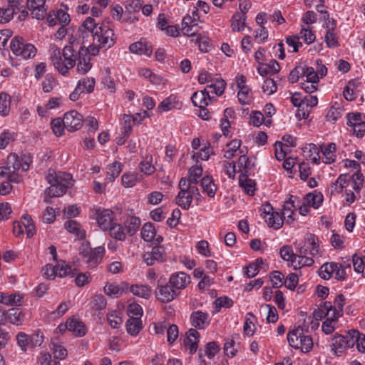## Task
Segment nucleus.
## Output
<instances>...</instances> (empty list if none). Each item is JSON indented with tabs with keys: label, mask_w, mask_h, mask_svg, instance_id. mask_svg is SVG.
<instances>
[{
	"label": "nucleus",
	"mask_w": 365,
	"mask_h": 365,
	"mask_svg": "<svg viewBox=\"0 0 365 365\" xmlns=\"http://www.w3.org/2000/svg\"><path fill=\"white\" fill-rule=\"evenodd\" d=\"M168 282L180 292L190 283V277L185 272H177L170 275Z\"/></svg>",
	"instance_id": "11"
},
{
	"label": "nucleus",
	"mask_w": 365,
	"mask_h": 365,
	"mask_svg": "<svg viewBox=\"0 0 365 365\" xmlns=\"http://www.w3.org/2000/svg\"><path fill=\"white\" fill-rule=\"evenodd\" d=\"M64 127L68 131L79 130L83 124V116L76 110H71L64 114Z\"/></svg>",
	"instance_id": "7"
},
{
	"label": "nucleus",
	"mask_w": 365,
	"mask_h": 365,
	"mask_svg": "<svg viewBox=\"0 0 365 365\" xmlns=\"http://www.w3.org/2000/svg\"><path fill=\"white\" fill-rule=\"evenodd\" d=\"M313 258L312 256L310 257L307 256L297 257L296 260L293 261L294 269L297 270L303 267H311L314 263Z\"/></svg>",
	"instance_id": "54"
},
{
	"label": "nucleus",
	"mask_w": 365,
	"mask_h": 365,
	"mask_svg": "<svg viewBox=\"0 0 365 365\" xmlns=\"http://www.w3.org/2000/svg\"><path fill=\"white\" fill-rule=\"evenodd\" d=\"M95 28V19L92 17H87L78 30V36L82 40V43H85L89 36H91L93 38Z\"/></svg>",
	"instance_id": "10"
},
{
	"label": "nucleus",
	"mask_w": 365,
	"mask_h": 365,
	"mask_svg": "<svg viewBox=\"0 0 365 365\" xmlns=\"http://www.w3.org/2000/svg\"><path fill=\"white\" fill-rule=\"evenodd\" d=\"M305 200L309 206L317 209L323 202V195L321 192H309L305 195Z\"/></svg>",
	"instance_id": "44"
},
{
	"label": "nucleus",
	"mask_w": 365,
	"mask_h": 365,
	"mask_svg": "<svg viewBox=\"0 0 365 365\" xmlns=\"http://www.w3.org/2000/svg\"><path fill=\"white\" fill-rule=\"evenodd\" d=\"M293 198H294L295 200L297 199V197L291 195L289 199L284 202L282 212H280L284 218L285 217H287L288 218V220H287L288 223H289V222H293L294 220V219L292 217V215L294 213L293 209L296 207V205H295V200H293Z\"/></svg>",
	"instance_id": "31"
},
{
	"label": "nucleus",
	"mask_w": 365,
	"mask_h": 365,
	"mask_svg": "<svg viewBox=\"0 0 365 365\" xmlns=\"http://www.w3.org/2000/svg\"><path fill=\"white\" fill-rule=\"evenodd\" d=\"M110 236L115 240L124 241L126 238V233L124 227L120 224L114 222L108 229Z\"/></svg>",
	"instance_id": "39"
},
{
	"label": "nucleus",
	"mask_w": 365,
	"mask_h": 365,
	"mask_svg": "<svg viewBox=\"0 0 365 365\" xmlns=\"http://www.w3.org/2000/svg\"><path fill=\"white\" fill-rule=\"evenodd\" d=\"M305 65H297L291 71L289 76V81L292 83H297L300 77L304 76Z\"/></svg>",
	"instance_id": "55"
},
{
	"label": "nucleus",
	"mask_w": 365,
	"mask_h": 365,
	"mask_svg": "<svg viewBox=\"0 0 365 365\" xmlns=\"http://www.w3.org/2000/svg\"><path fill=\"white\" fill-rule=\"evenodd\" d=\"M337 267L336 262H325L324 263L319 270V275L321 278L327 280L329 279L334 274V269Z\"/></svg>",
	"instance_id": "36"
},
{
	"label": "nucleus",
	"mask_w": 365,
	"mask_h": 365,
	"mask_svg": "<svg viewBox=\"0 0 365 365\" xmlns=\"http://www.w3.org/2000/svg\"><path fill=\"white\" fill-rule=\"evenodd\" d=\"M95 83L93 78H84L78 81L77 86L80 87L82 93H91L94 91Z\"/></svg>",
	"instance_id": "48"
},
{
	"label": "nucleus",
	"mask_w": 365,
	"mask_h": 365,
	"mask_svg": "<svg viewBox=\"0 0 365 365\" xmlns=\"http://www.w3.org/2000/svg\"><path fill=\"white\" fill-rule=\"evenodd\" d=\"M77 67L76 70L79 74H86L92 68L91 57L89 53H86L85 46H81L78 57L76 58Z\"/></svg>",
	"instance_id": "8"
},
{
	"label": "nucleus",
	"mask_w": 365,
	"mask_h": 365,
	"mask_svg": "<svg viewBox=\"0 0 365 365\" xmlns=\"http://www.w3.org/2000/svg\"><path fill=\"white\" fill-rule=\"evenodd\" d=\"M180 182H185V189L190 194L191 197L196 200L197 205H198V202L200 201L201 195L196 185L189 182L186 178H182Z\"/></svg>",
	"instance_id": "42"
},
{
	"label": "nucleus",
	"mask_w": 365,
	"mask_h": 365,
	"mask_svg": "<svg viewBox=\"0 0 365 365\" xmlns=\"http://www.w3.org/2000/svg\"><path fill=\"white\" fill-rule=\"evenodd\" d=\"M46 0H28L27 7L31 11L34 18L38 20L44 19L46 14L45 4Z\"/></svg>",
	"instance_id": "12"
},
{
	"label": "nucleus",
	"mask_w": 365,
	"mask_h": 365,
	"mask_svg": "<svg viewBox=\"0 0 365 365\" xmlns=\"http://www.w3.org/2000/svg\"><path fill=\"white\" fill-rule=\"evenodd\" d=\"M180 292L174 289L169 282L165 285H158L155 292V296L158 300L163 303H168L175 299Z\"/></svg>",
	"instance_id": "6"
},
{
	"label": "nucleus",
	"mask_w": 365,
	"mask_h": 365,
	"mask_svg": "<svg viewBox=\"0 0 365 365\" xmlns=\"http://www.w3.org/2000/svg\"><path fill=\"white\" fill-rule=\"evenodd\" d=\"M239 185L247 195H255L256 182L254 180L249 178V176L239 175Z\"/></svg>",
	"instance_id": "24"
},
{
	"label": "nucleus",
	"mask_w": 365,
	"mask_h": 365,
	"mask_svg": "<svg viewBox=\"0 0 365 365\" xmlns=\"http://www.w3.org/2000/svg\"><path fill=\"white\" fill-rule=\"evenodd\" d=\"M192 325L198 329H205L210 324L209 314L202 311H196L191 314Z\"/></svg>",
	"instance_id": "17"
},
{
	"label": "nucleus",
	"mask_w": 365,
	"mask_h": 365,
	"mask_svg": "<svg viewBox=\"0 0 365 365\" xmlns=\"http://www.w3.org/2000/svg\"><path fill=\"white\" fill-rule=\"evenodd\" d=\"M354 344H331L330 349L333 354L337 356H341L345 354L346 350L354 346Z\"/></svg>",
	"instance_id": "62"
},
{
	"label": "nucleus",
	"mask_w": 365,
	"mask_h": 365,
	"mask_svg": "<svg viewBox=\"0 0 365 365\" xmlns=\"http://www.w3.org/2000/svg\"><path fill=\"white\" fill-rule=\"evenodd\" d=\"M180 107L181 103L179 101L178 96L170 95L159 104L158 110L160 111H169L173 109H180Z\"/></svg>",
	"instance_id": "22"
},
{
	"label": "nucleus",
	"mask_w": 365,
	"mask_h": 365,
	"mask_svg": "<svg viewBox=\"0 0 365 365\" xmlns=\"http://www.w3.org/2000/svg\"><path fill=\"white\" fill-rule=\"evenodd\" d=\"M343 112V108L339 104L335 103V104L331 106L328 110L326 115L327 120L329 122L334 123L341 117Z\"/></svg>",
	"instance_id": "45"
},
{
	"label": "nucleus",
	"mask_w": 365,
	"mask_h": 365,
	"mask_svg": "<svg viewBox=\"0 0 365 365\" xmlns=\"http://www.w3.org/2000/svg\"><path fill=\"white\" fill-rule=\"evenodd\" d=\"M51 128L56 136H61L64 133V119L60 118H55L51 121Z\"/></svg>",
	"instance_id": "61"
},
{
	"label": "nucleus",
	"mask_w": 365,
	"mask_h": 365,
	"mask_svg": "<svg viewBox=\"0 0 365 365\" xmlns=\"http://www.w3.org/2000/svg\"><path fill=\"white\" fill-rule=\"evenodd\" d=\"M305 242L310 249L309 255L312 256V257H319L321 256L318 237L314 234H308L306 236Z\"/></svg>",
	"instance_id": "27"
},
{
	"label": "nucleus",
	"mask_w": 365,
	"mask_h": 365,
	"mask_svg": "<svg viewBox=\"0 0 365 365\" xmlns=\"http://www.w3.org/2000/svg\"><path fill=\"white\" fill-rule=\"evenodd\" d=\"M11 97L9 94L1 92L0 95V113L3 116L8 115L10 111Z\"/></svg>",
	"instance_id": "49"
},
{
	"label": "nucleus",
	"mask_w": 365,
	"mask_h": 365,
	"mask_svg": "<svg viewBox=\"0 0 365 365\" xmlns=\"http://www.w3.org/2000/svg\"><path fill=\"white\" fill-rule=\"evenodd\" d=\"M115 213L109 209L98 210L97 211L96 220L99 227L103 230L108 229L114 223Z\"/></svg>",
	"instance_id": "9"
},
{
	"label": "nucleus",
	"mask_w": 365,
	"mask_h": 365,
	"mask_svg": "<svg viewBox=\"0 0 365 365\" xmlns=\"http://www.w3.org/2000/svg\"><path fill=\"white\" fill-rule=\"evenodd\" d=\"M242 141L238 139H234L227 143V149L225 150L224 157L227 159H232L239 151L240 153H244L243 149H241Z\"/></svg>",
	"instance_id": "28"
},
{
	"label": "nucleus",
	"mask_w": 365,
	"mask_h": 365,
	"mask_svg": "<svg viewBox=\"0 0 365 365\" xmlns=\"http://www.w3.org/2000/svg\"><path fill=\"white\" fill-rule=\"evenodd\" d=\"M143 261L148 266L153 265L156 262H163L166 260V252L164 247L155 246L151 251L146 252L143 256Z\"/></svg>",
	"instance_id": "5"
},
{
	"label": "nucleus",
	"mask_w": 365,
	"mask_h": 365,
	"mask_svg": "<svg viewBox=\"0 0 365 365\" xmlns=\"http://www.w3.org/2000/svg\"><path fill=\"white\" fill-rule=\"evenodd\" d=\"M351 181V176L348 174H340L336 181L331 185V195L340 194L343 192Z\"/></svg>",
	"instance_id": "20"
},
{
	"label": "nucleus",
	"mask_w": 365,
	"mask_h": 365,
	"mask_svg": "<svg viewBox=\"0 0 365 365\" xmlns=\"http://www.w3.org/2000/svg\"><path fill=\"white\" fill-rule=\"evenodd\" d=\"M24 295L19 292H14L11 294H6V305L21 306L22 304Z\"/></svg>",
	"instance_id": "57"
},
{
	"label": "nucleus",
	"mask_w": 365,
	"mask_h": 365,
	"mask_svg": "<svg viewBox=\"0 0 365 365\" xmlns=\"http://www.w3.org/2000/svg\"><path fill=\"white\" fill-rule=\"evenodd\" d=\"M130 292L135 296L146 299L151 296L152 293L150 287L145 284H133L130 287Z\"/></svg>",
	"instance_id": "33"
},
{
	"label": "nucleus",
	"mask_w": 365,
	"mask_h": 365,
	"mask_svg": "<svg viewBox=\"0 0 365 365\" xmlns=\"http://www.w3.org/2000/svg\"><path fill=\"white\" fill-rule=\"evenodd\" d=\"M214 305L216 312H220L222 307L230 308L232 307L233 301L226 296L220 297L215 300Z\"/></svg>",
	"instance_id": "58"
},
{
	"label": "nucleus",
	"mask_w": 365,
	"mask_h": 365,
	"mask_svg": "<svg viewBox=\"0 0 365 365\" xmlns=\"http://www.w3.org/2000/svg\"><path fill=\"white\" fill-rule=\"evenodd\" d=\"M69 332L78 337L83 336L87 333V327L84 322L75 317L68 319Z\"/></svg>",
	"instance_id": "19"
},
{
	"label": "nucleus",
	"mask_w": 365,
	"mask_h": 365,
	"mask_svg": "<svg viewBox=\"0 0 365 365\" xmlns=\"http://www.w3.org/2000/svg\"><path fill=\"white\" fill-rule=\"evenodd\" d=\"M123 165L118 161H115L112 164L107 166L106 180L110 182L114 181L122 171Z\"/></svg>",
	"instance_id": "38"
},
{
	"label": "nucleus",
	"mask_w": 365,
	"mask_h": 365,
	"mask_svg": "<svg viewBox=\"0 0 365 365\" xmlns=\"http://www.w3.org/2000/svg\"><path fill=\"white\" fill-rule=\"evenodd\" d=\"M250 91V89L248 87H241L240 89V91L237 93V98L241 105H247L251 101Z\"/></svg>",
	"instance_id": "64"
},
{
	"label": "nucleus",
	"mask_w": 365,
	"mask_h": 365,
	"mask_svg": "<svg viewBox=\"0 0 365 365\" xmlns=\"http://www.w3.org/2000/svg\"><path fill=\"white\" fill-rule=\"evenodd\" d=\"M64 227L66 230L76 236L78 240L86 238V231L81 228V225L75 220H68L65 222Z\"/></svg>",
	"instance_id": "26"
},
{
	"label": "nucleus",
	"mask_w": 365,
	"mask_h": 365,
	"mask_svg": "<svg viewBox=\"0 0 365 365\" xmlns=\"http://www.w3.org/2000/svg\"><path fill=\"white\" fill-rule=\"evenodd\" d=\"M202 168L200 165H195L192 166L188 170L187 181L190 183H194V185H197L202 175Z\"/></svg>",
	"instance_id": "47"
},
{
	"label": "nucleus",
	"mask_w": 365,
	"mask_h": 365,
	"mask_svg": "<svg viewBox=\"0 0 365 365\" xmlns=\"http://www.w3.org/2000/svg\"><path fill=\"white\" fill-rule=\"evenodd\" d=\"M114 31L105 23L97 24L94 30L93 41L105 49L113 46L115 43Z\"/></svg>",
	"instance_id": "3"
},
{
	"label": "nucleus",
	"mask_w": 365,
	"mask_h": 365,
	"mask_svg": "<svg viewBox=\"0 0 365 365\" xmlns=\"http://www.w3.org/2000/svg\"><path fill=\"white\" fill-rule=\"evenodd\" d=\"M156 236V230L153 223L146 222L141 229V237L147 242L154 240Z\"/></svg>",
	"instance_id": "41"
},
{
	"label": "nucleus",
	"mask_w": 365,
	"mask_h": 365,
	"mask_svg": "<svg viewBox=\"0 0 365 365\" xmlns=\"http://www.w3.org/2000/svg\"><path fill=\"white\" fill-rule=\"evenodd\" d=\"M233 21L232 23V30L234 31H240L244 29L245 24V15L244 14H235L232 17Z\"/></svg>",
	"instance_id": "63"
},
{
	"label": "nucleus",
	"mask_w": 365,
	"mask_h": 365,
	"mask_svg": "<svg viewBox=\"0 0 365 365\" xmlns=\"http://www.w3.org/2000/svg\"><path fill=\"white\" fill-rule=\"evenodd\" d=\"M105 252L103 246L93 249L89 242H82L79 247V254L83 261L91 267L97 266L102 261Z\"/></svg>",
	"instance_id": "2"
},
{
	"label": "nucleus",
	"mask_w": 365,
	"mask_h": 365,
	"mask_svg": "<svg viewBox=\"0 0 365 365\" xmlns=\"http://www.w3.org/2000/svg\"><path fill=\"white\" fill-rule=\"evenodd\" d=\"M226 85V82L223 79H217L214 82L212 81L208 84L205 89L209 92V95L213 93L217 96H220L224 93Z\"/></svg>",
	"instance_id": "32"
},
{
	"label": "nucleus",
	"mask_w": 365,
	"mask_h": 365,
	"mask_svg": "<svg viewBox=\"0 0 365 365\" xmlns=\"http://www.w3.org/2000/svg\"><path fill=\"white\" fill-rule=\"evenodd\" d=\"M280 257L287 262H291L293 266V261L296 260L297 255L294 253L293 250L289 245H284L279 250Z\"/></svg>",
	"instance_id": "52"
},
{
	"label": "nucleus",
	"mask_w": 365,
	"mask_h": 365,
	"mask_svg": "<svg viewBox=\"0 0 365 365\" xmlns=\"http://www.w3.org/2000/svg\"><path fill=\"white\" fill-rule=\"evenodd\" d=\"M333 341L334 342H365V334L357 329H351L346 336L341 334H335Z\"/></svg>",
	"instance_id": "16"
},
{
	"label": "nucleus",
	"mask_w": 365,
	"mask_h": 365,
	"mask_svg": "<svg viewBox=\"0 0 365 365\" xmlns=\"http://www.w3.org/2000/svg\"><path fill=\"white\" fill-rule=\"evenodd\" d=\"M241 154L242 155L237 160V166L239 168L238 172L240 173V175L249 176L250 170L255 166V165L253 163L252 164L251 160L246 154Z\"/></svg>",
	"instance_id": "29"
},
{
	"label": "nucleus",
	"mask_w": 365,
	"mask_h": 365,
	"mask_svg": "<svg viewBox=\"0 0 365 365\" xmlns=\"http://www.w3.org/2000/svg\"><path fill=\"white\" fill-rule=\"evenodd\" d=\"M16 12L15 9L12 7L1 8L0 7V24H6L9 22Z\"/></svg>",
	"instance_id": "59"
},
{
	"label": "nucleus",
	"mask_w": 365,
	"mask_h": 365,
	"mask_svg": "<svg viewBox=\"0 0 365 365\" xmlns=\"http://www.w3.org/2000/svg\"><path fill=\"white\" fill-rule=\"evenodd\" d=\"M185 182H179L178 187L180 191L175 198L176 204L185 210L190 209L192 202L194 200L190 194L185 189Z\"/></svg>",
	"instance_id": "15"
},
{
	"label": "nucleus",
	"mask_w": 365,
	"mask_h": 365,
	"mask_svg": "<svg viewBox=\"0 0 365 365\" xmlns=\"http://www.w3.org/2000/svg\"><path fill=\"white\" fill-rule=\"evenodd\" d=\"M7 165L10 167L12 173L19 170L21 168L23 169L22 162L16 153H11L8 156Z\"/></svg>",
	"instance_id": "51"
},
{
	"label": "nucleus",
	"mask_w": 365,
	"mask_h": 365,
	"mask_svg": "<svg viewBox=\"0 0 365 365\" xmlns=\"http://www.w3.org/2000/svg\"><path fill=\"white\" fill-rule=\"evenodd\" d=\"M128 333L131 335H137L142 329V323L140 319L129 318L125 324Z\"/></svg>",
	"instance_id": "43"
},
{
	"label": "nucleus",
	"mask_w": 365,
	"mask_h": 365,
	"mask_svg": "<svg viewBox=\"0 0 365 365\" xmlns=\"http://www.w3.org/2000/svg\"><path fill=\"white\" fill-rule=\"evenodd\" d=\"M298 35L308 45L313 43L316 38L315 34L309 26H302Z\"/></svg>",
	"instance_id": "46"
},
{
	"label": "nucleus",
	"mask_w": 365,
	"mask_h": 365,
	"mask_svg": "<svg viewBox=\"0 0 365 365\" xmlns=\"http://www.w3.org/2000/svg\"><path fill=\"white\" fill-rule=\"evenodd\" d=\"M305 331L301 326H294L290 329L287 334V342H294L299 340V342H313L312 338L309 335H305Z\"/></svg>",
	"instance_id": "14"
},
{
	"label": "nucleus",
	"mask_w": 365,
	"mask_h": 365,
	"mask_svg": "<svg viewBox=\"0 0 365 365\" xmlns=\"http://www.w3.org/2000/svg\"><path fill=\"white\" fill-rule=\"evenodd\" d=\"M10 48L14 55L24 59L34 58L37 52L36 48L33 44L26 43L22 37L18 36L11 39Z\"/></svg>",
	"instance_id": "4"
},
{
	"label": "nucleus",
	"mask_w": 365,
	"mask_h": 365,
	"mask_svg": "<svg viewBox=\"0 0 365 365\" xmlns=\"http://www.w3.org/2000/svg\"><path fill=\"white\" fill-rule=\"evenodd\" d=\"M265 222L269 227L279 230L283 225L284 217L280 212H274L269 217L265 219Z\"/></svg>",
	"instance_id": "40"
},
{
	"label": "nucleus",
	"mask_w": 365,
	"mask_h": 365,
	"mask_svg": "<svg viewBox=\"0 0 365 365\" xmlns=\"http://www.w3.org/2000/svg\"><path fill=\"white\" fill-rule=\"evenodd\" d=\"M129 51L132 53L140 56L145 55L150 57L153 53V46L145 38H140V41L130 45Z\"/></svg>",
	"instance_id": "13"
},
{
	"label": "nucleus",
	"mask_w": 365,
	"mask_h": 365,
	"mask_svg": "<svg viewBox=\"0 0 365 365\" xmlns=\"http://www.w3.org/2000/svg\"><path fill=\"white\" fill-rule=\"evenodd\" d=\"M7 322L13 324H21L24 319V314L19 308H11L7 311Z\"/></svg>",
	"instance_id": "37"
},
{
	"label": "nucleus",
	"mask_w": 365,
	"mask_h": 365,
	"mask_svg": "<svg viewBox=\"0 0 365 365\" xmlns=\"http://www.w3.org/2000/svg\"><path fill=\"white\" fill-rule=\"evenodd\" d=\"M91 304L92 309L101 311L106 308L107 300L103 294H96L92 297Z\"/></svg>",
	"instance_id": "50"
},
{
	"label": "nucleus",
	"mask_w": 365,
	"mask_h": 365,
	"mask_svg": "<svg viewBox=\"0 0 365 365\" xmlns=\"http://www.w3.org/2000/svg\"><path fill=\"white\" fill-rule=\"evenodd\" d=\"M333 30V28H330L326 32L324 36V41L328 48H335L339 46L336 34Z\"/></svg>",
	"instance_id": "53"
},
{
	"label": "nucleus",
	"mask_w": 365,
	"mask_h": 365,
	"mask_svg": "<svg viewBox=\"0 0 365 365\" xmlns=\"http://www.w3.org/2000/svg\"><path fill=\"white\" fill-rule=\"evenodd\" d=\"M140 220L139 217L132 216L128 217L124 222V229L126 235L130 236L134 235L140 225Z\"/></svg>",
	"instance_id": "30"
},
{
	"label": "nucleus",
	"mask_w": 365,
	"mask_h": 365,
	"mask_svg": "<svg viewBox=\"0 0 365 365\" xmlns=\"http://www.w3.org/2000/svg\"><path fill=\"white\" fill-rule=\"evenodd\" d=\"M74 49L71 46H66L62 51V56L63 57V66H66L67 69V75L69 70L73 68L76 63V56L74 54Z\"/></svg>",
	"instance_id": "21"
},
{
	"label": "nucleus",
	"mask_w": 365,
	"mask_h": 365,
	"mask_svg": "<svg viewBox=\"0 0 365 365\" xmlns=\"http://www.w3.org/2000/svg\"><path fill=\"white\" fill-rule=\"evenodd\" d=\"M50 58L55 68L63 76H67V69L63 66L62 52L56 46H51V53Z\"/></svg>",
	"instance_id": "18"
},
{
	"label": "nucleus",
	"mask_w": 365,
	"mask_h": 365,
	"mask_svg": "<svg viewBox=\"0 0 365 365\" xmlns=\"http://www.w3.org/2000/svg\"><path fill=\"white\" fill-rule=\"evenodd\" d=\"M104 292L110 297H118L123 294V289L115 283H107L104 287Z\"/></svg>",
	"instance_id": "56"
},
{
	"label": "nucleus",
	"mask_w": 365,
	"mask_h": 365,
	"mask_svg": "<svg viewBox=\"0 0 365 365\" xmlns=\"http://www.w3.org/2000/svg\"><path fill=\"white\" fill-rule=\"evenodd\" d=\"M336 145L334 143H330L327 146L322 148V153L324 156L323 162L325 164H331L335 162Z\"/></svg>",
	"instance_id": "34"
},
{
	"label": "nucleus",
	"mask_w": 365,
	"mask_h": 365,
	"mask_svg": "<svg viewBox=\"0 0 365 365\" xmlns=\"http://www.w3.org/2000/svg\"><path fill=\"white\" fill-rule=\"evenodd\" d=\"M75 269L68 264L65 261H61L56 264V277L63 278L66 277H73L75 275Z\"/></svg>",
	"instance_id": "35"
},
{
	"label": "nucleus",
	"mask_w": 365,
	"mask_h": 365,
	"mask_svg": "<svg viewBox=\"0 0 365 365\" xmlns=\"http://www.w3.org/2000/svg\"><path fill=\"white\" fill-rule=\"evenodd\" d=\"M201 187L204 192L210 197H214L218 189L217 185L214 182L211 176L207 175L201 180Z\"/></svg>",
	"instance_id": "25"
},
{
	"label": "nucleus",
	"mask_w": 365,
	"mask_h": 365,
	"mask_svg": "<svg viewBox=\"0 0 365 365\" xmlns=\"http://www.w3.org/2000/svg\"><path fill=\"white\" fill-rule=\"evenodd\" d=\"M143 313V308L138 304L132 303L128 307L127 314L129 318L140 319Z\"/></svg>",
	"instance_id": "60"
},
{
	"label": "nucleus",
	"mask_w": 365,
	"mask_h": 365,
	"mask_svg": "<svg viewBox=\"0 0 365 365\" xmlns=\"http://www.w3.org/2000/svg\"><path fill=\"white\" fill-rule=\"evenodd\" d=\"M46 180L50 185L45 190L44 202L46 203H51L50 199L52 197L63 196L74 182L72 175L64 172L49 173L46 176Z\"/></svg>",
	"instance_id": "1"
},
{
	"label": "nucleus",
	"mask_w": 365,
	"mask_h": 365,
	"mask_svg": "<svg viewBox=\"0 0 365 365\" xmlns=\"http://www.w3.org/2000/svg\"><path fill=\"white\" fill-rule=\"evenodd\" d=\"M211 99L212 98L209 96V92L207 91V89L200 92H194L191 96L192 103L196 107L207 106Z\"/></svg>",
	"instance_id": "23"
}]
</instances>
